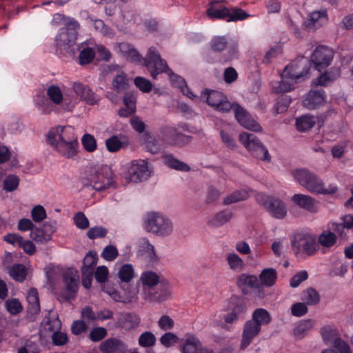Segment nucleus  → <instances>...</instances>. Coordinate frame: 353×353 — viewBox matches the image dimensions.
<instances>
[{
	"label": "nucleus",
	"instance_id": "33",
	"mask_svg": "<svg viewBox=\"0 0 353 353\" xmlns=\"http://www.w3.org/2000/svg\"><path fill=\"white\" fill-rule=\"evenodd\" d=\"M315 322L312 319L301 321L294 328L293 334L297 339H303L314 326Z\"/></svg>",
	"mask_w": 353,
	"mask_h": 353
},
{
	"label": "nucleus",
	"instance_id": "58",
	"mask_svg": "<svg viewBox=\"0 0 353 353\" xmlns=\"http://www.w3.org/2000/svg\"><path fill=\"white\" fill-rule=\"evenodd\" d=\"M30 236L32 240L41 244L46 243L50 241L41 227L33 229L31 231Z\"/></svg>",
	"mask_w": 353,
	"mask_h": 353
},
{
	"label": "nucleus",
	"instance_id": "31",
	"mask_svg": "<svg viewBox=\"0 0 353 353\" xmlns=\"http://www.w3.org/2000/svg\"><path fill=\"white\" fill-rule=\"evenodd\" d=\"M28 302V312L30 314H37L40 312L39 294L35 288L30 289L26 295Z\"/></svg>",
	"mask_w": 353,
	"mask_h": 353
},
{
	"label": "nucleus",
	"instance_id": "8",
	"mask_svg": "<svg viewBox=\"0 0 353 353\" xmlns=\"http://www.w3.org/2000/svg\"><path fill=\"white\" fill-rule=\"evenodd\" d=\"M142 227L147 232L161 238L170 236L174 231L172 221L165 214L155 211L143 216Z\"/></svg>",
	"mask_w": 353,
	"mask_h": 353
},
{
	"label": "nucleus",
	"instance_id": "1",
	"mask_svg": "<svg viewBox=\"0 0 353 353\" xmlns=\"http://www.w3.org/2000/svg\"><path fill=\"white\" fill-rule=\"evenodd\" d=\"M46 96L39 93L34 96L33 103L43 114H49L58 105L64 111L72 112L75 108V99L70 96L69 89L63 85H50L46 89Z\"/></svg>",
	"mask_w": 353,
	"mask_h": 353
},
{
	"label": "nucleus",
	"instance_id": "28",
	"mask_svg": "<svg viewBox=\"0 0 353 353\" xmlns=\"http://www.w3.org/2000/svg\"><path fill=\"white\" fill-rule=\"evenodd\" d=\"M100 349L103 353H124L126 345L120 340L109 339L101 344Z\"/></svg>",
	"mask_w": 353,
	"mask_h": 353
},
{
	"label": "nucleus",
	"instance_id": "48",
	"mask_svg": "<svg viewBox=\"0 0 353 353\" xmlns=\"http://www.w3.org/2000/svg\"><path fill=\"white\" fill-rule=\"evenodd\" d=\"M230 311L239 318L242 316L246 312L245 305L236 298H231L229 303Z\"/></svg>",
	"mask_w": 353,
	"mask_h": 353
},
{
	"label": "nucleus",
	"instance_id": "55",
	"mask_svg": "<svg viewBox=\"0 0 353 353\" xmlns=\"http://www.w3.org/2000/svg\"><path fill=\"white\" fill-rule=\"evenodd\" d=\"M128 85V79L125 74L123 73L117 75L113 79L112 86L118 92L126 90Z\"/></svg>",
	"mask_w": 353,
	"mask_h": 353
},
{
	"label": "nucleus",
	"instance_id": "62",
	"mask_svg": "<svg viewBox=\"0 0 353 353\" xmlns=\"http://www.w3.org/2000/svg\"><path fill=\"white\" fill-rule=\"evenodd\" d=\"M91 21H93L95 30L101 32L103 35L107 37H112L113 35L112 30L105 26L102 20L91 19Z\"/></svg>",
	"mask_w": 353,
	"mask_h": 353
},
{
	"label": "nucleus",
	"instance_id": "18",
	"mask_svg": "<svg viewBox=\"0 0 353 353\" xmlns=\"http://www.w3.org/2000/svg\"><path fill=\"white\" fill-rule=\"evenodd\" d=\"M139 281L141 284L140 296L143 300L160 282L161 277L155 272L146 270L141 273Z\"/></svg>",
	"mask_w": 353,
	"mask_h": 353
},
{
	"label": "nucleus",
	"instance_id": "51",
	"mask_svg": "<svg viewBox=\"0 0 353 353\" xmlns=\"http://www.w3.org/2000/svg\"><path fill=\"white\" fill-rule=\"evenodd\" d=\"M249 196V192L245 190L234 192L224 199L225 204H231L246 199Z\"/></svg>",
	"mask_w": 353,
	"mask_h": 353
},
{
	"label": "nucleus",
	"instance_id": "12",
	"mask_svg": "<svg viewBox=\"0 0 353 353\" xmlns=\"http://www.w3.org/2000/svg\"><path fill=\"white\" fill-rule=\"evenodd\" d=\"M292 249L296 254L313 255L319 250V243L314 234L301 231L294 234L292 241Z\"/></svg>",
	"mask_w": 353,
	"mask_h": 353
},
{
	"label": "nucleus",
	"instance_id": "49",
	"mask_svg": "<svg viewBox=\"0 0 353 353\" xmlns=\"http://www.w3.org/2000/svg\"><path fill=\"white\" fill-rule=\"evenodd\" d=\"M95 50L92 47L82 46L79 57L80 64L84 65L90 63L93 60Z\"/></svg>",
	"mask_w": 353,
	"mask_h": 353
},
{
	"label": "nucleus",
	"instance_id": "17",
	"mask_svg": "<svg viewBox=\"0 0 353 353\" xmlns=\"http://www.w3.org/2000/svg\"><path fill=\"white\" fill-rule=\"evenodd\" d=\"M334 51L325 46H319L310 56V61L316 70L321 71L328 67L333 60Z\"/></svg>",
	"mask_w": 353,
	"mask_h": 353
},
{
	"label": "nucleus",
	"instance_id": "37",
	"mask_svg": "<svg viewBox=\"0 0 353 353\" xmlns=\"http://www.w3.org/2000/svg\"><path fill=\"white\" fill-rule=\"evenodd\" d=\"M119 322L123 328L129 330L139 324L140 318L135 314L125 313L121 315Z\"/></svg>",
	"mask_w": 353,
	"mask_h": 353
},
{
	"label": "nucleus",
	"instance_id": "15",
	"mask_svg": "<svg viewBox=\"0 0 353 353\" xmlns=\"http://www.w3.org/2000/svg\"><path fill=\"white\" fill-rule=\"evenodd\" d=\"M70 96L75 99V106L79 101H83L89 105H94L99 101V97L88 85L79 81L73 82L69 89Z\"/></svg>",
	"mask_w": 353,
	"mask_h": 353
},
{
	"label": "nucleus",
	"instance_id": "44",
	"mask_svg": "<svg viewBox=\"0 0 353 353\" xmlns=\"http://www.w3.org/2000/svg\"><path fill=\"white\" fill-rule=\"evenodd\" d=\"M19 178L15 174H8L3 181V190L6 192L15 191L19 185Z\"/></svg>",
	"mask_w": 353,
	"mask_h": 353
},
{
	"label": "nucleus",
	"instance_id": "53",
	"mask_svg": "<svg viewBox=\"0 0 353 353\" xmlns=\"http://www.w3.org/2000/svg\"><path fill=\"white\" fill-rule=\"evenodd\" d=\"M156 342V337L151 332H145L142 333L139 338V344L143 347L153 346Z\"/></svg>",
	"mask_w": 353,
	"mask_h": 353
},
{
	"label": "nucleus",
	"instance_id": "60",
	"mask_svg": "<svg viewBox=\"0 0 353 353\" xmlns=\"http://www.w3.org/2000/svg\"><path fill=\"white\" fill-rule=\"evenodd\" d=\"M31 216L34 222L43 221L47 216L45 208L41 205H35L31 210Z\"/></svg>",
	"mask_w": 353,
	"mask_h": 353
},
{
	"label": "nucleus",
	"instance_id": "36",
	"mask_svg": "<svg viewBox=\"0 0 353 353\" xmlns=\"http://www.w3.org/2000/svg\"><path fill=\"white\" fill-rule=\"evenodd\" d=\"M61 327V321L57 316L46 317L42 323V331L46 333L49 332L50 334H53L54 332L59 331Z\"/></svg>",
	"mask_w": 353,
	"mask_h": 353
},
{
	"label": "nucleus",
	"instance_id": "25",
	"mask_svg": "<svg viewBox=\"0 0 353 353\" xmlns=\"http://www.w3.org/2000/svg\"><path fill=\"white\" fill-rule=\"evenodd\" d=\"M321 334L324 343L326 345L336 346L339 341L345 342L341 339L337 329L332 325H325L321 329Z\"/></svg>",
	"mask_w": 353,
	"mask_h": 353
},
{
	"label": "nucleus",
	"instance_id": "54",
	"mask_svg": "<svg viewBox=\"0 0 353 353\" xmlns=\"http://www.w3.org/2000/svg\"><path fill=\"white\" fill-rule=\"evenodd\" d=\"M5 305L7 311L11 314H17L23 310V306L17 299H8Z\"/></svg>",
	"mask_w": 353,
	"mask_h": 353
},
{
	"label": "nucleus",
	"instance_id": "10",
	"mask_svg": "<svg viewBox=\"0 0 353 353\" xmlns=\"http://www.w3.org/2000/svg\"><path fill=\"white\" fill-rule=\"evenodd\" d=\"M110 169L108 166H101L90 169L82 179L83 185L97 191L108 188L112 183Z\"/></svg>",
	"mask_w": 353,
	"mask_h": 353
},
{
	"label": "nucleus",
	"instance_id": "30",
	"mask_svg": "<svg viewBox=\"0 0 353 353\" xmlns=\"http://www.w3.org/2000/svg\"><path fill=\"white\" fill-rule=\"evenodd\" d=\"M225 261L229 269L235 273L241 272L245 268L243 260L234 252L225 254Z\"/></svg>",
	"mask_w": 353,
	"mask_h": 353
},
{
	"label": "nucleus",
	"instance_id": "64",
	"mask_svg": "<svg viewBox=\"0 0 353 353\" xmlns=\"http://www.w3.org/2000/svg\"><path fill=\"white\" fill-rule=\"evenodd\" d=\"M101 256L106 261H114L118 256L117 249L114 245H108L104 248Z\"/></svg>",
	"mask_w": 353,
	"mask_h": 353
},
{
	"label": "nucleus",
	"instance_id": "43",
	"mask_svg": "<svg viewBox=\"0 0 353 353\" xmlns=\"http://www.w3.org/2000/svg\"><path fill=\"white\" fill-rule=\"evenodd\" d=\"M10 276L15 281L21 282L27 275V269L22 264H14L9 270Z\"/></svg>",
	"mask_w": 353,
	"mask_h": 353
},
{
	"label": "nucleus",
	"instance_id": "2",
	"mask_svg": "<svg viewBox=\"0 0 353 353\" xmlns=\"http://www.w3.org/2000/svg\"><path fill=\"white\" fill-rule=\"evenodd\" d=\"M201 97L219 112H228L233 108L235 117L241 126L255 132H262L261 125L245 109L238 104L232 105L222 92L215 90L204 92Z\"/></svg>",
	"mask_w": 353,
	"mask_h": 353
},
{
	"label": "nucleus",
	"instance_id": "23",
	"mask_svg": "<svg viewBox=\"0 0 353 353\" xmlns=\"http://www.w3.org/2000/svg\"><path fill=\"white\" fill-rule=\"evenodd\" d=\"M261 328L254 321H248L243 327L241 349L246 348L261 332Z\"/></svg>",
	"mask_w": 353,
	"mask_h": 353
},
{
	"label": "nucleus",
	"instance_id": "22",
	"mask_svg": "<svg viewBox=\"0 0 353 353\" xmlns=\"http://www.w3.org/2000/svg\"><path fill=\"white\" fill-rule=\"evenodd\" d=\"M326 95L322 90H311L303 100V105L308 110H314L325 103Z\"/></svg>",
	"mask_w": 353,
	"mask_h": 353
},
{
	"label": "nucleus",
	"instance_id": "34",
	"mask_svg": "<svg viewBox=\"0 0 353 353\" xmlns=\"http://www.w3.org/2000/svg\"><path fill=\"white\" fill-rule=\"evenodd\" d=\"M277 273L274 268H265L259 274V281L261 282L262 285L266 287L272 286L276 280Z\"/></svg>",
	"mask_w": 353,
	"mask_h": 353
},
{
	"label": "nucleus",
	"instance_id": "45",
	"mask_svg": "<svg viewBox=\"0 0 353 353\" xmlns=\"http://www.w3.org/2000/svg\"><path fill=\"white\" fill-rule=\"evenodd\" d=\"M118 276L121 281L129 283L134 276L133 266L131 264L123 265L118 272Z\"/></svg>",
	"mask_w": 353,
	"mask_h": 353
},
{
	"label": "nucleus",
	"instance_id": "9",
	"mask_svg": "<svg viewBox=\"0 0 353 353\" xmlns=\"http://www.w3.org/2000/svg\"><path fill=\"white\" fill-rule=\"evenodd\" d=\"M153 168L145 159H136L121 166V173L128 182L139 183L148 180Z\"/></svg>",
	"mask_w": 353,
	"mask_h": 353
},
{
	"label": "nucleus",
	"instance_id": "27",
	"mask_svg": "<svg viewBox=\"0 0 353 353\" xmlns=\"http://www.w3.org/2000/svg\"><path fill=\"white\" fill-rule=\"evenodd\" d=\"M340 74V68L338 67H332L321 74L318 78L315 79L313 81V84L315 85L326 86L338 79Z\"/></svg>",
	"mask_w": 353,
	"mask_h": 353
},
{
	"label": "nucleus",
	"instance_id": "59",
	"mask_svg": "<svg viewBox=\"0 0 353 353\" xmlns=\"http://www.w3.org/2000/svg\"><path fill=\"white\" fill-rule=\"evenodd\" d=\"M81 142L83 148L88 152H93L97 149V141L95 138L90 134H84L82 137Z\"/></svg>",
	"mask_w": 353,
	"mask_h": 353
},
{
	"label": "nucleus",
	"instance_id": "16",
	"mask_svg": "<svg viewBox=\"0 0 353 353\" xmlns=\"http://www.w3.org/2000/svg\"><path fill=\"white\" fill-rule=\"evenodd\" d=\"M256 200L259 204L264 205L274 217L283 219L286 216V207L281 200L263 193H258Z\"/></svg>",
	"mask_w": 353,
	"mask_h": 353
},
{
	"label": "nucleus",
	"instance_id": "19",
	"mask_svg": "<svg viewBox=\"0 0 353 353\" xmlns=\"http://www.w3.org/2000/svg\"><path fill=\"white\" fill-rule=\"evenodd\" d=\"M328 20V14L326 9L314 10L307 15L304 26L310 30H315L325 26Z\"/></svg>",
	"mask_w": 353,
	"mask_h": 353
},
{
	"label": "nucleus",
	"instance_id": "6",
	"mask_svg": "<svg viewBox=\"0 0 353 353\" xmlns=\"http://www.w3.org/2000/svg\"><path fill=\"white\" fill-rule=\"evenodd\" d=\"M45 272L48 281L51 287H53L55 281L60 275L63 276L65 288L63 296L67 301L73 299L78 290L79 275L74 268H68L63 271L59 265L49 264L45 268Z\"/></svg>",
	"mask_w": 353,
	"mask_h": 353
},
{
	"label": "nucleus",
	"instance_id": "13",
	"mask_svg": "<svg viewBox=\"0 0 353 353\" xmlns=\"http://www.w3.org/2000/svg\"><path fill=\"white\" fill-rule=\"evenodd\" d=\"M239 139L254 157L265 161H270L271 157L268 149L256 136L248 132H242Z\"/></svg>",
	"mask_w": 353,
	"mask_h": 353
},
{
	"label": "nucleus",
	"instance_id": "47",
	"mask_svg": "<svg viewBox=\"0 0 353 353\" xmlns=\"http://www.w3.org/2000/svg\"><path fill=\"white\" fill-rule=\"evenodd\" d=\"M160 343L165 347H170L179 342V336L171 332H165L160 338Z\"/></svg>",
	"mask_w": 353,
	"mask_h": 353
},
{
	"label": "nucleus",
	"instance_id": "63",
	"mask_svg": "<svg viewBox=\"0 0 353 353\" xmlns=\"http://www.w3.org/2000/svg\"><path fill=\"white\" fill-rule=\"evenodd\" d=\"M248 17L249 14L242 9H234L231 11L230 10V14L227 18V21H242L247 19Z\"/></svg>",
	"mask_w": 353,
	"mask_h": 353
},
{
	"label": "nucleus",
	"instance_id": "39",
	"mask_svg": "<svg viewBox=\"0 0 353 353\" xmlns=\"http://www.w3.org/2000/svg\"><path fill=\"white\" fill-rule=\"evenodd\" d=\"M237 285L239 288H256L259 287L258 278L254 275L248 274H242L237 279Z\"/></svg>",
	"mask_w": 353,
	"mask_h": 353
},
{
	"label": "nucleus",
	"instance_id": "35",
	"mask_svg": "<svg viewBox=\"0 0 353 353\" xmlns=\"http://www.w3.org/2000/svg\"><path fill=\"white\" fill-rule=\"evenodd\" d=\"M251 321H254L261 328L262 325H267L271 322L272 317L265 309L258 308L253 312Z\"/></svg>",
	"mask_w": 353,
	"mask_h": 353
},
{
	"label": "nucleus",
	"instance_id": "52",
	"mask_svg": "<svg viewBox=\"0 0 353 353\" xmlns=\"http://www.w3.org/2000/svg\"><path fill=\"white\" fill-rule=\"evenodd\" d=\"M231 216L232 214L229 212H220L210 221V224L214 227L221 226L227 223Z\"/></svg>",
	"mask_w": 353,
	"mask_h": 353
},
{
	"label": "nucleus",
	"instance_id": "42",
	"mask_svg": "<svg viewBox=\"0 0 353 353\" xmlns=\"http://www.w3.org/2000/svg\"><path fill=\"white\" fill-rule=\"evenodd\" d=\"M127 145V141L117 135H113L105 141L106 148L110 152H116Z\"/></svg>",
	"mask_w": 353,
	"mask_h": 353
},
{
	"label": "nucleus",
	"instance_id": "14",
	"mask_svg": "<svg viewBox=\"0 0 353 353\" xmlns=\"http://www.w3.org/2000/svg\"><path fill=\"white\" fill-rule=\"evenodd\" d=\"M121 288L122 293L115 290L110 284L107 283L103 285V290L115 301L132 303L138 300L141 292V288L138 283L136 285H127L126 288L123 285Z\"/></svg>",
	"mask_w": 353,
	"mask_h": 353
},
{
	"label": "nucleus",
	"instance_id": "50",
	"mask_svg": "<svg viewBox=\"0 0 353 353\" xmlns=\"http://www.w3.org/2000/svg\"><path fill=\"white\" fill-rule=\"evenodd\" d=\"M329 230H333L336 231H339L340 229L343 228H345L347 229H350L353 228V215L347 214L345 215L343 219V225L336 223L334 222H330L327 225Z\"/></svg>",
	"mask_w": 353,
	"mask_h": 353
},
{
	"label": "nucleus",
	"instance_id": "5",
	"mask_svg": "<svg viewBox=\"0 0 353 353\" xmlns=\"http://www.w3.org/2000/svg\"><path fill=\"white\" fill-rule=\"evenodd\" d=\"M144 63L153 79H156L159 74L165 72L170 77L172 84L179 88L183 94L192 99L196 97L189 90L185 81L181 77L172 72L168 68L166 61L161 59L159 53L154 48H149L144 59Z\"/></svg>",
	"mask_w": 353,
	"mask_h": 353
},
{
	"label": "nucleus",
	"instance_id": "7",
	"mask_svg": "<svg viewBox=\"0 0 353 353\" xmlns=\"http://www.w3.org/2000/svg\"><path fill=\"white\" fill-rule=\"evenodd\" d=\"M294 180L310 192L316 194H333L338 190L334 183L325 186L324 182L314 173L305 168H300L292 172Z\"/></svg>",
	"mask_w": 353,
	"mask_h": 353
},
{
	"label": "nucleus",
	"instance_id": "32",
	"mask_svg": "<svg viewBox=\"0 0 353 353\" xmlns=\"http://www.w3.org/2000/svg\"><path fill=\"white\" fill-rule=\"evenodd\" d=\"M318 117L311 114H304L296 119V126L299 131L304 132L314 126L319 120Z\"/></svg>",
	"mask_w": 353,
	"mask_h": 353
},
{
	"label": "nucleus",
	"instance_id": "56",
	"mask_svg": "<svg viewBox=\"0 0 353 353\" xmlns=\"http://www.w3.org/2000/svg\"><path fill=\"white\" fill-rule=\"evenodd\" d=\"M158 327L163 331L168 332L174 327V321L168 315H163L157 321Z\"/></svg>",
	"mask_w": 353,
	"mask_h": 353
},
{
	"label": "nucleus",
	"instance_id": "11",
	"mask_svg": "<svg viewBox=\"0 0 353 353\" xmlns=\"http://www.w3.org/2000/svg\"><path fill=\"white\" fill-rule=\"evenodd\" d=\"M79 23L74 19H68L66 27L61 28L56 38L57 50L60 52H68L75 43Z\"/></svg>",
	"mask_w": 353,
	"mask_h": 353
},
{
	"label": "nucleus",
	"instance_id": "40",
	"mask_svg": "<svg viewBox=\"0 0 353 353\" xmlns=\"http://www.w3.org/2000/svg\"><path fill=\"white\" fill-rule=\"evenodd\" d=\"M163 160L165 164L170 168L184 172H187L190 170L188 165L174 158L172 154H165L163 157Z\"/></svg>",
	"mask_w": 353,
	"mask_h": 353
},
{
	"label": "nucleus",
	"instance_id": "24",
	"mask_svg": "<svg viewBox=\"0 0 353 353\" xmlns=\"http://www.w3.org/2000/svg\"><path fill=\"white\" fill-rule=\"evenodd\" d=\"M172 295V288L168 283L162 285L157 290L154 289L150 295L143 300L149 303H161L168 300Z\"/></svg>",
	"mask_w": 353,
	"mask_h": 353
},
{
	"label": "nucleus",
	"instance_id": "26",
	"mask_svg": "<svg viewBox=\"0 0 353 353\" xmlns=\"http://www.w3.org/2000/svg\"><path fill=\"white\" fill-rule=\"evenodd\" d=\"M219 1H212L209 4L206 13L210 19H226L230 14V10L224 6H219Z\"/></svg>",
	"mask_w": 353,
	"mask_h": 353
},
{
	"label": "nucleus",
	"instance_id": "29",
	"mask_svg": "<svg viewBox=\"0 0 353 353\" xmlns=\"http://www.w3.org/2000/svg\"><path fill=\"white\" fill-rule=\"evenodd\" d=\"M115 50L130 61L139 62L141 60L138 52L128 43L118 44Z\"/></svg>",
	"mask_w": 353,
	"mask_h": 353
},
{
	"label": "nucleus",
	"instance_id": "21",
	"mask_svg": "<svg viewBox=\"0 0 353 353\" xmlns=\"http://www.w3.org/2000/svg\"><path fill=\"white\" fill-rule=\"evenodd\" d=\"M179 347L181 353H199L203 348L199 339L191 332L181 339Z\"/></svg>",
	"mask_w": 353,
	"mask_h": 353
},
{
	"label": "nucleus",
	"instance_id": "41",
	"mask_svg": "<svg viewBox=\"0 0 353 353\" xmlns=\"http://www.w3.org/2000/svg\"><path fill=\"white\" fill-rule=\"evenodd\" d=\"M336 242V234L329 230H323L318 238L319 245L323 248H330Z\"/></svg>",
	"mask_w": 353,
	"mask_h": 353
},
{
	"label": "nucleus",
	"instance_id": "61",
	"mask_svg": "<svg viewBox=\"0 0 353 353\" xmlns=\"http://www.w3.org/2000/svg\"><path fill=\"white\" fill-rule=\"evenodd\" d=\"M134 84L141 92L145 93L150 92L153 86L149 80L141 77H137L134 79Z\"/></svg>",
	"mask_w": 353,
	"mask_h": 353
},
{
	"label": "nucleus",
	"instance_id": "3",
	"mask_svg": "<svg viewBox=\"0 0 353 353\" xmlns=\"http://www.w3.org/2000/svg\"><path fill=\"white\" fill-rule=\"evenodd\" d=\"M310 70L307 57H299L286 65L281 74V81L272 85L275 92H288L294 89L295 84L305 80Z\"/></svg>",
	"mask_w": 353,
	"mask_h": 353
},
{
	"label": "nucleus",
	"instance_id": "57",
	"mask_svg": "<svg viewBox=\"0 0 353 353\" xmlns=\"http://www.w3.org/2000/svg\"><path fill=\"white\" fill-rule=\"evenodd\" d=\"M321 353H352L350 345L346 342L339 341L336 346L332 348H327L321 352Z\"/></svg>",
	"mask_w": 353,
	"mask_h": 353
},
{
	"label": "nucleus",
	"instance_id": "20",
	"mask_svg": "<svg viewBox=\"0 0 353 353\" xmlns=\"http://www.w3.org/2000/svg\"><path fill=\"white\" fill-rule=\"evenodd\" d=\"M291 200L296 206L311 214L319 212V202L310 195L295 194L292 196Z\"/></svg>",
	"mask_w": 353,
	"mask_h": 353
},
{
	"label": "nucleus",
	"instance_id": "38",
	"mask_svg": "<svg viewBox=\"0 0 353 353\" xmlns=\"http://www.w3.org/2000/svg\"><path fill=\"white\" fill-rule=\"evenodd\" d=\"M301 300L306 305H314L319 303L320 296L316 290L310 288L301 292Z\"/></svg>",
	"mask_w": 353,
	"mask_h": 353
},
{
	"label": "nucleus",
	"instance_id": "4",
	"mask_svg": "<svg viewBox=\"0 0 353 353\" xmlns=\"http://www.w3.org/2000/svg\"><path fill=\"white\" fill-rule=\"evenodd\" d=\"M48 142L61 156L71 158L76 155L78 138L71 126H57L48 134Z\"/></svg>",
	"mask_w": 353,
	"mask_h": 353
},
{
	"label": "nucleus",
	"instance_id": "46",
	"mask_svg": "<svg viewBox=\"0 0 353 353\" xmlns=\"http://www.w3.org/2000/svg\"><path fill=\"white\" fill-rule=\"evenodd\" d=\"M97 256L96 253L90 252L86 254L83 259V265L82 267V274L92 272V268L97 264Z\"/></svg>",
	"mask_w": 353,
	"mask_h": 353
}]
</instances>
